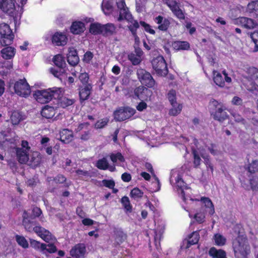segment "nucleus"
<instances>
[{"label":"nucleus","mask_w":258,"mask_h":258,"mask_svg":"<svg viewBox=\"0 0 258 258\" xmlns=\"http://www.w3.org/2000/svg\"><path fill=\"white\" fill-rule=\"evenodd\" d=\"M15 239L18 244L24 248H27L29 247V243L26 239L23 236L16 235Z\"/></svg>","instance_id":"nucleus-39"},{"label":"nucleus","mask_w":258,"mask_h":258,"mask_svg":"<svg viewBox=\"0 0 258 258\" xmlns=\"http://www.w3.org/2000/svg\"><path fill=\"white\" fill-rule=\"evenodd\" d=\"M213 73L214 75L213 80L215 84L219 87H223L225 85V81L221 74L216 71H214Z\"/></svg>","instance_id":"nucleus-32"},{"label":"nucleus","mask_w":258,"mask_h":258,"mask_svg":"<svg viewBox=\"0 0 258 258\" xmlns=\"http://www.w3.org/2000/svg\"><path fill=\"white\" fill-rule=\"evenodd\" d=\"M15 93L19 96L26 97L31 92L30 87L25 79H20L14 85Z\"/></svg>","instance_id":"nucleus-8"},{"label":"nucleus","mask_w":258,"mask_h":258,"mask_svg":"<svg viewBox=\"0 0 258 258\" xmlns=\"http://www.w3.org/2000/svg\"><path fill=\"white\" fill-rule=\"evenodd\" d=\"M113 28L112 24L108 23L105 25H101L98 23H92L90 26L89 31L94 35L103 34H107L110 32Z\"/></svg>","instance_id":"nucleus-11"},{"label":"nucleus","mask_w":258,"mask_h":258,"mask_svg":"<svg viewBox=\"0 0 258 258\" xmlns=\"http://www.w3.org/2000/svg\"><path fill=\"white\" fill-rule=\"evenodd\" d=\"M62 93L61 88L54 87L48 89L38 90L35 92L34 96L36 100L40 103H46L52 98H58Z\"/></svg>","instance_id":"nucleus-3"},{"label":"nucleus","mask_w":258,"mask_h":258,"mask_svg":"<svg viewBox=\"0 0 258 258\" xmlns=\"http://www.w3.org/2000/svg\"><path fill=\"white\" fill-rule=\"evenodd\" d=\"M211 105L214 107L215 111L218 110V108L224 106L221 103L218 102L215 100H213L211 102Z\"/></svg>","instance_id":"nucleus-63"},{"label":"nucleus","mask_w":258,"mask_h":258,"mask_svg":"<svg viewBox=\"0 0 258 258\" xmlns=\"http://www.w3.org/2000/svg\"><path fill=\"white\" fill-rule=\"evenodd\" d=\"M172 12L178 19L182 20L184 19V14L182 11L179 7L173 11Z\"/></svg>","instance_id":"nucleus-57"},{"label":"nucleus","mask_w":258,"mask_h":258,"mask_svg":"<svg viewBox=\"0 0 258 258\" xmlns=\"http://www.w3.org/2000/svg\"><path fill=\"white\" fill-rule=\"evenodd\" d=\"M128 59L133 65H138L141 62V59L135 53H131L128 55Z\"/></svg>","instance_id":"nucleus-46"},{"label":"nucleus","mask_w":258,"mask_h":258,"mask_svg":"<svg viewBox=\"0 0 258 258\" xmlns=\"http://www.w3.org/2000/svg\"><path fill=\"white\" fill-rule=\"evenodd\" d=\"M199 239V235L198 232H194L192 233L188 243L190 245H193L198 243Z\"/></svg>","instance_id":"nucleus-52"},{"label":"nucleus","mask_w":258,"mask_h":258,"mask_svg":"<svg viewBox=\"0 0 258 258\" xmlns=\"http://www.w3.org/2000/svg\"><path fill=\"white\" fill-rule=\"evenodd\" d=\"M182 109V105L180 104H177L176 106L173 107V108L171 109L169 111V114L173 116H175L179 114Z\"/></svg>","instance_id":"nucleus-55"},{"label":"nucleus","mask_w":258,"mask_h":258,"mask_svg":"<svg viewBox=\"0 0 258 258\" xmlns=\"http://www.w3.org/2000/svg\"><path fill=\"white\" fill-rule=\"evenodd\" d=\"M96 166L100 169H106L108 166V163L105 158L99 160L97 163Z\"/></svg>","instance_id":"nucleus-49"},{"label":"nucleus","mask_w":258,"mask_h":258,"mask_svg":"<svg viewBox=\"0 0 258 258\" xmlns=\"http://www.w3.org/2000/svg\"><path fill=\"white\" fill-rule=\"evenodd\" d=\"M92 90L91 84H86L82 86L80 89V97L81 100L88 99Z\"/></svg>","instance_id":"nucleus-22"},{"label":"nucleus","mask_w":258,"mask_h":258,"mask_svg":"<svg viewBox=\"0 0 258 258\" xmlns=\"http://www.w3.org/2000/svg\"><path fill=\"white\" fill-rule=\"evenodd\" d=\"M152 94V91L144 86H140L134 90L135 95L142 101H147L150 99Z\"/></svg>","instance_id":"nucleus-12"},{"label":"nucleus","mask_w":258,"mask_h":258,"mask_svg":"<svg viewBox=\"0 0 258 258\" xmlns=\"http://www.w3.org/2000/svg\"><path fill=\"white\" fill-rule=\"evenodd\" d=\"M247 11L250 13L258 15V1H252L247 6Z\"/></svg>","instance_id":"nucleus-34"},{"label":"nucleus","mask_w":258,"mask_h":258,"mask_svg":"<svg viewBox=\"0 0 258 258\" xmlns=\"http://www.w3.org/2000/svg\"><path fill=\"white\" fill-rule=\"evenodd\" d=\"M153 69L159 76H165L168 73L166 61L162 56H158L152 60Z\"/></svg>","instance_id":"nucleus-6"},{"label":"nucleus","mask_w":258,"mask_h":258,"mask_svg":"<svg viewBox=\"0 0 258 258\" xmlns=\"http://www.w3.org/2000/svg\"><path fill=\"white\" fill-rule=\"evenodd\" d=\"M173 46L176 50H187L189 48V44L186 41H176L174 42Z\"/></svg>","instance_id":"nucleus-33"},{"label":"nucleus","mask_w":258,"mask_h":258,"mask_svg":"<svg viewBox=\"0 0 258 258\" xmlns=\"http://www.w3.org/2000/svg\"><path fill=\"white\" fill-rule=\"evenodd\" d=\"M71 73L73 75L76 76L79 75V79L83 84L85 86L86 84H91L89 83V76L87 73L83 71L80 66H77L76 68H72L71 70Z\"/></svg>","instance_id":"nucleus-15"},{"label":"nucleus","mask_w":258,"mask_h":258,"mask_svg":"<svg viewBox=\"0 0 258 258\" xmlns=\"http://www.w3.org/2000/svg\"><path fill=\"white\" fill-rule=\"evenodd\" d=\"M130 195L134 199H139L143 197V192L139 188L135 187L131 190Z\"/></svg>","instance_id":"nucleus-47"},{"label":"nucleus","mask_w":258,"mask_h":258,"mask_svg":"<svg viewBox=\"0 0 258 258\" xmlns=\"http://www.w3.org/2000/svg\"><path fill=\"white\" fill-rule=\"evenodd\" d=\"M192 154L194 156V165L195 168H197L200 165L201 163V159L196 149H192L191 150Z\"/></svg>","instance_id":"nucleus-45"},{"label":"nucleus","mask_w":258,"mask_h":258,"mask_svg":"<svg viewBox=\"0 0 258 258\" xmlns=\"http://www.w3.org/2000/svg\"><path fill=\"white\" fill-rule=\"evenodd\" d=\"M239 22L245 28L250 29L254 28L257 25L252 19L246 17L239 18Z\"/></svg>","instance_id":"nucleus-25"},{"label":"nucleus","mask_w":258,"mask_h":258,"mask_svg":"<svg viewBox=\"0 0 258 258\" xmlns=\"http://www.w3.org/2000/svg\"><path fill=\"white\" fill-rule=\"evenodd\" d=\"M63 93V90L62 89L61 94L60 95L58 98H55V99H58V105L62 108L66 107L73 104L74 101L72 99H69L66 97H61Z\"/></svg>","instance_id":"nucleus-30"},{"label":"nucleus","mask_w":258,"mask_h":258,"mask_svg":"<svg viewBox=\"0 0 258 258\" xmlns=\"http://www.w3.org/2000/svg\"><path fill=\"white\" fill-rule=\"evenodd\" d=\"M117 160L120 162H124V158L120 153H117L114 154V163L116 162Z\"/></svg>","instance_id":"nucleus-60"},{"label":"nucleus","mask_w":258,"mask_h":258,"mask_svg":"<svg viewBox=\"0 0 258 258\" xmlns=\"http://www.w3.org/2000/svg\"><path fill=\"white\" fill-rule=\"evenodd\" d=\"M53 61L54 64L59 68H62L65 64L64 58L60 54H57L54 56Z\"/></svg>","instance_id":"nucleus-40"},{"label":"nucleus","mask_w":258,"mask_h":258,"mask_svg":"<svg viewBox=\"0 0 258 258\" xmlns=\"http://www.w3.org/2000/svg\"><path fill=\"white\" fill-rule=\"evenodd\" d=\"M41 160V156L40 154L38 152H34L29 157L27 164L32 167H35L40 164Z\"/></svg>","instance_id":"nucleus-21"},{"label":"nucleus","mask_w":258,"mask_h":258,"mask_svg":"<svg viewBox=\"0 0 258 258\" xmlns=\"http://www.w3.org/2000/svg\"><path fill=\"white\" fill-rule=\"evenodd\" d=\"M78 56L76 49L73 47H70L68 49L67 56Z\"/></svg>","instance_id":"nucleus-61"},{"label":"nucleus","mask_w":258,"mask_h":258,"mask_svg":"<svg viewBox=\"0 0 258 258\" xmlns=\"http://www.w3.org/2000/svg\"><path fill=\"white\" fill-rule=\"evenodd\" d=\"M201 201L205 204V205L207 208H209V214L211 215H213L215 213V209L214 205L211 200L208 198L204 197L201 198Z\"/></svg>","instance_id":"nucleus-36"},{"label":"nucleus","mask_w":258,"mask_h":258,"mask_svg":"<svg viewBox=\"0 0 258 258\" xmlns=\"http://www.w3.org/2000/svg\"><path fill=\"white\" fill-rule=\"evenodd\" d=\"M155 21L157 24H159L158 28L161 31L167 30L170 25L169 21L167 19L163 20V17L161 16L157 17Z\"/></svg>","instance_id":"nucleus-24"},{"label":"nucleus","mask_w":258,"mask_h":258,"mask_svg":"<svg viewBox=\"0 0 258 258\" xmlns=\"http://www.w3.org/2000/svg\"><path fill=\"white\" fill-rule=\"evenodd\" d=\"M215 120H218L219 122H223L225 119H227L229 115L226 112V108L225 106H223L218 108V110H215L211 113Z\"/></svg>","instance_id":"nucleus-16"},{"label":"nucleus","mask_w":258,"mask_h":258,"mask_svg":"<svg viewBox=\"0 0 258 258\" xmlns=\"http://www.w3.org/2000/svg\"><path fill=\"white\" fill-rule=\"evenodd\" d=\"M45 41L51 39L52 43L56 46H64L67 43L68 38L64 32H56L52 35L50 32L46 34L44 37Z\"/></svg>","instance_id":"nucleus-7"},{"label":"nucleus","mask_w":258,"mask_h":258,"mask_svg":"<svg viewBox=\"0 0 258 258\" xmlns=\"http://www.w3.org/2000/svg\"><path fill=\"white\" fill-rule=\"evenodd\" d=\"M108 122V119L107 118H103L101 119L96 123L95 127L97 128H101L105 126Z\"/></svg>","instance_id":"nucleus-56"},{"label":"nucleus","mask_w":258,"mask_h":258,"mask_svg":"<svg viewBox=\"0 0 258 258\" xmlns=\"http://www.w3.org/2000/svg\"><path fill=\"white\" fill-rule=\"evenodd\" d=\"M233 248L236 258H247L250 248L246 238L238 237L233 242Z\"/></svg>","instance_id":"nucleus-4"},{"label":"nucleus","mask_w":258,"mask_h":258,"mask_svg":"<svg viewBox=\"0 0 258 258\" xmlns=\"http://www.w3.org/2000/svg\"><path fill=\"white\" fill-rule=\"evenodd\" d=\"M126 238V235L120 229L114 230V246H119Z\"/></svg>","instance_id":"nucleus-17"},{"label":"nucleus","mask_w":258,"mask_h":258,"mask_svg":"<svg viewBox=\"0 0 258 258\" xmlns=\"http://www.w3.org/2000/svg\"><path fill=\"white\" fill-rule=\"evenodd\" d=\"M176 184L177 189L181 190V194H182V199L184 201H185V194L183 191V187L185 186V183L179 176H178L176 179Z\"/></svg>","instance_id":"nucleus-38"},{"label":"nucleus","mask_w":258,"mask_h":258,"mask_svg":"<svg viewBox=\"0 0 258 258\" xmlns=\"http://www.w3.org/2000/svg\"><path fill=\"white\" fill-rule=\"evenodd\" d=\"M247 72L253 80L258 82V69L255 67H250L247 69Z\"/></svg>","instance_id":"nucleus-44"},{"label":"nucleus","mask_w":258,"mask_h":258,"mask_svg":"<svg viewBox=\"0 0 258 258\" xmlns=\"http://www.w3.org/2000/svg\"><path fill=\"white\" fill-rule=\"evenodd\" d=\"M74 138L73 132L68 129H63L60 132V140L65 144L71 142Z\"/></svg>","instance_id":"nucleus-20"},{"label":"nucleus","mask_w":258,"mask_h":258,"mask_svg":"<svg viewBox=\"0 0 258 258\" xmlns=\"http://www.w3.org/2000/svg\"><path fill=\"white\" fill-rule=\"evenodd\" d=\"M138 78L141 83L149 88H152L155 84V81L150 73L143 69H139L137 71Z\"/></svg>","instance_id":"nucleus-9"},{"label":"nucleus","mask_w":258,"mask_h":258,"mask_svg":"<svg viewBox=\"0 0 258 258\" xmlns=\"http://www.w3.org/2000/svg\"><path fill=\"white\" fill-rule=\"evenodd\" d=\"M249 183L253 190L258 189V177L257 176H252L249 180Z\"/></svg>","instance_id":"nucleus-54"},{"label":"nucleus","mask_w":258,"mask_h":258,"mask_svg":"<svg viewBox=\"0 0 258 258\" xmlns=\"http://www.w3.org/2000/svg\"><path fill=\"white\" fill-rule=\"evenodd\" d=\"M64 70L62 68H51L50 72L56 78H59L60 80L65 79L66 75L64 73Z\"/></svg>","instance_id":"nucleus-31"},{"label":"nucleus","mask_w":258,"mask_h":258,"mask_svg":"<svg viewBox=\"0 0 258 258\" xmlns=\"http://www.w3.org/2000/svg\"><path fill=\"white\" fill-rule=\"evenodd\" d=\"M1 52L3 58L10 59L15 56L16 50L14 47L8 46L2 49Z\"/></svg>","instance_id":"nucleus-23"},{"label":"nucleus","mask_w":258,"mask_h":258,"mask_svg":"<svg viewBox=\"0 0 258 258\" xmlns=\"http://www.w3.org/2000/svg\"><path fill=\"white\" fill-rule=\"evenodd\" d=\"M166 4L170 8L172 12L177 9L179 6L178 3L175 0H165Z\"/></svg>","instance_id":"nucleus-53"},{"label":"nucleus","mask_w":258,"mask_h":258,"mask_svg":"<svg viewBox=\"0 0 258 258\" xmlns=\"http://www.w3.org/2000/svg\"><path fill=\"white\" fill-rule=\"evenodd\" d=\"M121 203L127 212H132V206L130 204L128 197L126 196L122 197L121 199Z\"/></svg>","instance_id":"nucleus-48"},{"label":"nucleus","mask_w":258,"mask_h":258,"mask_svg":"<svg viewBox=\"0 0 258 258\" xmlns=\"http://www.w3.org/2000/svg\"><path fill=\"white\" fill-rule=\"evenodd\" d=\"M31 246L36 250H39L43 253H45V249L47 247L46 244L42 243L34 239H30Z\"/></svg>","instance_id":"nucleus-28"},{"label":"nucleus","mask_w":258,"mask_h":258,"mask_svg":"<svg viewBox=\"0 0 258 258\" xmlns=\"http://www.w3.org/2000/svg\"><path fill=\"white\" fill-rule=\"evenodd\" d=\"M167 98L172 107H175L177 105L176 102V91L173 89L170 90L167 94Z\"/></svg>","instance_id":"nucleus-37"},{"label":"nucleus","mask_w":258,"mask_h":258,"mask_svg":"<svg viewBox=\"0 0 258 258\" xmlns=\"http://www.w3.org/2000/svg\"><path fill=\"white\" fill-rule=\"evenodd\" d=\"M102 10L105 15H109L113 12L112 0H103Z\"/></svg>","instance_id":"nucleus-26"},{"label":"nucleus","mask_w":258,"mask_h":258,"mask_svg":"<svg viewBox=\"0 0 258 258\" xmlns=\"http://www.w3.org/2000/svg\"><path fill=\"white\" fill-rule=\"evenodd\" d=\"M134 112V110L131 108L120 109L114 112V118L118 121H122L133 115Z\"/></svg>","instance_id":"nucleus-14"},{"label":"nucleus","mask_w":258,"mask_h":258,"mask_svg":"<svg viewBox=\"0 0 258 258\" xmlns=\"http://www.w3.org/2000/svg\"><path fill=\"white\" fill-rule=\"evenodd\" d=\"M12 68V64L11 63H7V65L6 62H0V74L4 76L6 75L8 70Z\"/></svg>","instance_id":"nucleus-41"},{"label":"nucleus","mask_w":258,"mask_h":258,"mask_svg":"<svg viewBox=\"0 0 258 258\" xmlns=\"http://www.w3.org/2000/svg\"><path fill=\"white\" fill-rule=\"evenodd\" d=\"M93 57V54L92 52L90 51H87L85 53V54L84 55V58L83 60L86 62H89L90 60L92 59Z\"/></svg>","instance_id":"nucleus-59"},{"label":"nucleus","mask_w":258,"mask_h":258,"mask_svg":"<svg viewBox=\"0 0 258 258\" xmlns=\"http://www.w3.org/2000/svg\"><path fill=\"white\" fill-rule=\"evenodd\" d=\"M247 169L250 173H254L258 171V160H252L251 163L248 164Z\"/></svg>","instance_id":"nucleus-42"},{"label":"nucleus","mask_w":258,"mask_h":258,"mask_svg":"<svg viewBox=\"0 0 258 258\" xmlns=\"http://www.w3.org/2000/svg\"><path fill=\"white\" fill-rule=\"evenodd\" d=\"M28 152L23 149L17 148L16 150L17 158L18 161L21 164H27L29 156Z\"/></svg>","instance_id":"nucleus-19"},{"label":"nucleus","mask_w":258,"mask_h":258,"mask_svg":"<svg viewBox=\"0 0 258 258\" xmlns=\"http://www.w3.org/2000/svg\"><path fill=\"white\" fill-rule=\"evenodd\" d=\"M86 252V248L84 244H78L72 248L70 251L72 256L76 258H81L84 256Z\"/></svg>","instance_id":"nucleus-18"},{"label":"nucleus","mask_w":258,"mask_h":258,"mask_svg":"<svg viewBox=\"0 0 258 258\" xmlns=\"http://www.w3.org/2000/svg\"><path fill=\"white\" fill-rule=\"evenodd\" d=\"M250 38L252 40L253 42L256 45L258 42V32L255 31L253 33H251L250 34Z\"/></svg>","instance_id":"nucleus-62"},{"label":"nucleus","mask_w":258,"mask_h":258,"mask_svg":"<svg viewBox=\"0 0 258 258\" xmlns=\"http://www.w3.org/2000/svg\"><path fill=\"white\" fill-rule=\"evenodd\" d=\"M209 253L213 258H226L225 252L221 249L217 250L215 247H212Z\"/></svg>","instance_id":"nucleus-29"},{"label":"nucleus","mask_w":258,"mask_h":258,"mask_svg":"<svg viewBox=\"0 0 258 258\" xmlns=\"http://www.w3.org/2000/svg\"><path fill=\"white\" fill-rule=\"evenodd\" d=\"M22 119V115L20 112L14 111L11 115V121L13 124L17 125Z\"/></svg>","instance_id":"nucleus-35"},{"label":"nucleus","mask_w":258,"mask_h":258,"mask_svg":"<svg viewBox=\"0 0 258 258\" xmlns=\"http://www.w3.org/2000/svg\"><path fill=\"white\" fill-rule=\"evenodd\" d=\"M93 19L88 17H84L81 21H76L72 23L71 26V32L74 34H80L83 33L86 29L85 23H91Z\"/></svg>","instance_id":"nucleus-10"},{"label":"nucleus","mask_w":258,"mask_h":258,"mask_svg":"<svg viewBox=\"0 0 258 258\" xmlns=\"http://www.w3.org/2000/svg\"><path fill=\"white\" fill-rule=\"evenodd\" d=\"M55 114L54 107L48 105L45 106L42 109L41 115L46 118H51Z\"/></svg>","instance_id":"nucleus-27"},{"label":"nucleus","mask_w":258,"mask_h":258,"mask_svg":"<svg viewBox=\"0 0 258 258\" xmlns=\"http://www.w3.org/2000/svg\"><path fill=\"white\" fill-rule=\"evenodd\" d=\"M68 62L72 66L76 68L79 61V58L78 56H67Z\"/></svg>","instance_id":"nucleus-50"},{"label":"nucleus","mask_w":258,"mask_h":258,"mask_svg":"<svg viewBox=\"0 0 258 258\" xmlns=\"http://www.w3.org/2000/svg\"><path fill=\"white\" fill-rule=\"evenodd\" d=\"M47 247L45 249V253L46 254L47 252L48 253H54L56 251V248L53 244H46Z\"/></svg>","instance_id":"nucleus-58"},{"label":"nucleus","mask_w":258,"mask_h":258,"mask_svg":"<svg viewBox=\"0 0 258 258\" xmlns=\"http://www.w3.org/2000/svg\"><path fill=\"white\" fill-rule=\"evenodd\" d=\"M0 43L2 46L11 45L14 39V34L9 25L6 23L0 24Z\"/></svg>","instance_id":"nucleus-5"},{"label":"nucleus","mask_w":258,"mask_h":258,"mask_svg":"<svg viewBox=\"0 0 258 258\" xmlns=\"http://www.w3.org/2000/svg\"><path fill=\"white\" fill-rule=\"evenodd\" d=\"M0 9L5 13L14 17L15 1L0 0Z\"/></svg>","instance_id":"nucleus-13"},{"label":"nucleus","mask_w":258,"mask_h":258,"mask_svg":"<svg viewBox=\"0 0 258 258\" xmlns=\"http://www.w3.org/2000/svg\"><path fill=\"white\" fill-rule=\"evenodd\" d=\"M23 218V225L26 231L30 232H34L47 242L52 240V236L48 230L40 226L36 225L33 221H30L28 214L26 211L24 212Z\"/></svg>","instance_id":"nucleus-1"},{"label":"nucleus","mask_w":258,"mask_h":258,"mask_svg":"<svg viewBox=\"0 0 258 258\" xmlns=\"http://www.w3.org/2000/svg\"><path fill=\"white\" fill-rule=\"evenodd\" d=\"M215 240L216 243L218 245H223L226 242V239L222 235L219 234L215 235Z\"/></svg>","instance_id":"nucleus-51"},{"label":"nucleus","mask_w":258,"mask_h":258,"mask_svg":"<svg viewBox=\"0 0 258 258\" xmlns=\"http://www.w3.org/2000/svg\"><path fill=\"white\" fill-rule=\"evenodd\" d=\"M116 5L118 10L117 13L119 14L117 18L118 21L126 20L132 24L128 26L129 30L131 31L133 36L137 35V29L139 27V24L136 20H134L132 14L130 13L128 8L126 6L124 0H116Z\"/></svg>","instance_id":"nucleus-2"},{"label":"nucleus","mask_w":258,"mask_h":258,"mask_svg":"<svg viewBox=\"0 0 258 258\" xmlns=\"http://www.w3.org/2000/svg\"><path fill=\"white\" fill-rule=\"evenodd\" d=\"M232 102L234 105H241L242 104V100L240 98L234 96L232 99Z\"/></svg>","instance_id":"nucleus-64"},{"label":"nucleus","mask_w":258,"mask_h":258,"mask_svg":"<svg viewBox=\"0 0 258 258\" xmlns=\"http://www.w3.org/2000/svg\"><path fill=\"white\" fill-rule=\"evenodd\" d=\"M147 0H137L136 2V9L138 13L142 12L145 9V4Z\"/></svg>","instance_id":"nucleus-43"}]
</instances>
